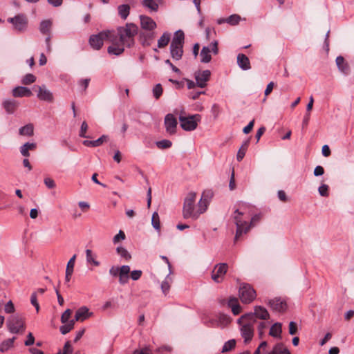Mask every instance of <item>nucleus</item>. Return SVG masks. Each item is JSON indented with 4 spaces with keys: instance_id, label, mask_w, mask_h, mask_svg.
Listing matches in <instances>:
<instances>
[{
    "instance_id": "393cba45",
    "label": "nucleus",
    "mask_w": 354,
    "mask_h": 354,
    "mask_svg": "<svg viewBox=\"0 0 354 354\" xmlns=\"http://www.w3.org/2000/svg\"><path fill=\"white\" fill-rule=\"evenodd\" d=\"M18 106V102L15 100L9 99L3 102V106L8 114L14 113Z\"/></svg>"
},
{
    "instance_id": "9b49d317",
    "label": "nucleus",
    "mask_w": 354,
    "mask_h": 354,
    "mask_svg": "<svg viewBox=\"0 0 354 354\" xmlns=\"http://www.w3.org/2000/svg\"><path fill=\"white\" fill-rule=\"evenodd\" d=\"M228 266L225 263L216 264L212 272V279L216 283H221L223 281L224 277L227 271Z\"/></svg>"
},
{
    "instance_id": "9d476101",
    "label": "nucleus",
    "mask_w": 354,
    "mask_h": 354,
    "mask_svg": "<svg viewBox=\"0 0 354 354\" xmlns=\"http://www.w3.org/2000/svg\"><path fill=\"white\" fill-rule=\"evenodd\" d=\"M239 296L243 303L250 304L255 299L256 292L250 285L244 283L239 288Z\"/></svg>"
},
{
    "instance_id": "412c9836",
    "label": "nucleus",
    "mask_w": 354,
    "mask_h": 354,
    "mask_svg": "<svg viewBox=\"0 0 354 354\" xmlns=\"http://www.w3.org/2000/svg\"><path fill=\"white\" fill-rule=\"evenodd\" d=\"M12 93L15 97H30L32 95L30 89L25 86H17L14 88Z\"/></svg>"
},
{
    "instance_id": "0eeeda50",
    "label": "nucleus",
    "mask_w": 354,
    "mask_h": 354,
    "mask_svg": "<svg viewBox=\"0 0 354 354\" xmlns=\"http://www.w3.org/2000/svg\"><path fill=\"white\" fill-rule=\"evenodd\" d=\"M201 116L199 114L189 115L187 117L180 115L179 121L181 128L187 131H194L197 128L198 122L201 121Z\"/></svg>"
},
{
    "instance_id": "bb28decb",
    "label": "nucleus",
    "mask_w": 354,
    "mask_h": 354,
    "mask_svg": "<svg viewBox=\"0 0 354 354\" xmlns=\"http://www.w3.org/2000/svg\"><path fill=\"white\" fill-rule=\"evenodd\" d=\"M282 325L279 322H277L274 324L269 331V335L275 338H281V333H282Z\"/></svg>"
},
{
    "instance_id": "2f4dec72",
    "label": "nucleus",
    "mask_w": 354,
    "mask_h": 354,
    "mask_svg": "<svg viewBox=\"0 0 354 354\" xmlns=\"http://www.w3.org/2000/svg\"><path fill=\"white\" fill-rule=\"evenodd\" d=\"M210 52H211V50H210L209 47H208V46L203 47V48L201 51V53H200L201 62L209 63L211 61L212 57L210 55Z\"/></svg>"
},
{
    "instance_id": "39448f33",
    "label": "nucleus",
    "mask_w": 354,
    "mask_h": 354,
    "mask_svg": "<svg viewBox=\"0 0 354 354\" xmlns=\"http://www.w3.org/2000/svg\"><path fill=\"white\" fill-rule=\"evenodd\" d=\"M243 215V212H240L239 209H236L232 215L236 226L234 241H237L243 234H247L250 230V225H248L247 221L242 219Z\"/></svg>"
},
{
    "instance_id": "6e6d98bb",
    "label": "nucleus",
    "mask_w": 354,
    "mask_h": 354,
    "mask_svg": "<svg viewBox=\"0 0 354 354\" xmlns=\"http://www.w3.org/2000/svg\"><path fill=\"white\" fill-rule=\"evenodd\" d=\"M30 302H31L32 305L35 307L37 313H38L39 311V303L37 301V293L36 292H33L31 295Z\"/></svg>"
},
{
    "instance_id": "0e129e2a",
    "label": "nucleus",
    "mask_w": 354,
    "mask_h": 354,
    "mask_svg": "<svg viewBox=\"0 0 354 354\" xmlns=\"http://www.w3.org/2000/svg\"><path fill=\"white\" fill-rule=\"evenodd\" d=\"M133 354H152V352L149 348L145 347L141 349L134 351Z\"/></svg>"
},
{
    "instance_id": "423d86ee",
    "label": "nucleus",
    "mask_w": 354,
    "mask_h": 354,
    "mask_svg": "<svg viewBox=\"0 0 354 354\" xmlns=\"http://www.w3.org/2000/svg\"><path fill=\"white\" fill-rule=\"evenodd\" d=\"M6 324L11 333H24L26 328L24 317L18 314L10 315L8 318Z\"/></svg>"
},
{
    "instance_id": "4468645a",
    "label": "nucleus",
    "mask_w": 354,
    "mask_h": 354,
    "mask_svg": "<svg viewBox=\"0 0 354 354\" xmlns=\"http://www.w3.org/2000/svg\"><path fill=\"white\" fill-rule=\"evenodd\" d=\"M178 122L176 118L171 113H168L165 118V127L167 133L174 135L176 132Z\"/></svg>"
},
{
    "instance_id": "c756f323",
    "label": "nucleus",
    "mask_w": 354,
    "mask_h": 354,
    "mask_svg": "<svg viewBox=\"0 0 354 354\" xmlns=\"http://www.w3.org/2000/svg\"><path fill=\"white\" fill-rule=\"evenodd\" d=\"M37 148L36 143L26 142L20 147V153L25 157H29V150H35Z\"/></svg>"
},
{
    "instance_id": "20e7f679",
    "label": "nucleus",
    "mask_w": 354,
    "mask_h": 354,
    "mask_svg": "<svg viewBox=\"0 0 354 354\" xmlns=\"http://www.w3.org/2000/svg\"><path fill=\"white\" fill-rule=\"evenodd\" d=\"M196 198V194L193 192L188 193L185 198L183 207V216L184 218L196 220L198 218V209H195Z\"/></svg>"
},
{
    "instance_id": "dca6fc26",
    "label": "nucleus",
    "mask_w": 354,
    "mask_h": 354,
    "mask_svg": "<svg viewBox=\"0 0 354 354\" xmlns=\"http://www.w3.org/2000/svg\"><path fill=\"white\" fill-rule=\"evenodd\" d=\"M139 18L142 30L153 31L156 28V23L151 17L147 15H140Z\"/></svg>"
},
{
    "instance_id": "79ce46f5",
    "label": "nucleus",
    "mask_w": 354,
    "mask_h": 354,
    "mask_svg": "<svg viewBox=\"0 0 354 354\" xmlns=\"http://www.w3.org/2000/svg\"><path fill=\"white\" fill-rule=\"evenodd\" d=\"M209 203L207 201H205L204 200H203L201 198L200 199L198 204V216L201 214H203L207 210Z\"/></svg>"
},
{
    "instance_id": "3c124183",
    "label": "nucleus",
    "mask_w": 354,
    "mask_h": 354,
    "mask_svg": "<svg viewBox=\"0 0 354 354\" xmlns=\"http://www.w3.org/2000/svg\"><path fill=\"white\" fill-rule=\"evenodd\" d=\"M318 192L322 196H328L329 195L328 186L326 184H322L319 187Z\"/></svg>"
},
{
    "instance_id": "864d4df0",
    "label": "nucleus",
    "mask_w": 354,
    "mask_h": 354,
    "mask_svg": "<svg viewBox=\"0 0 354 354\" xmlns=\"http://www.w3.org/2000/svg\"><path fill=\"white\" fill-rule=\"evenodd\" d=\"M75 258H76V255L75 254L70 259V260L68 261L67 266H66V272L68 271L69 272H72V273L73 272Z\"/></svg>"
},
{
    "instance_id": "ddd939ff",
    "label": "nucleus",
    "mask_w": 354,
    "mask_h": 354,
    "mask_svg": "<svg viewBox=\"0 0 354 354\" xmlns=\"http://www.w3.org/2000/svg\"><path fill=\"white\" fill-rule=\"evenodd\" d=\"M211 71L209 70H204L203 71H198L194 73V77L197 86L204 88L207 86V82L209 80Z\"/></svg>"
},
{
    "instance_id": "49530a36",
    "label": "nucleus",
    "mask_w": 354,
    "mask_h": 354,
    "mask_svg": "<svg viewBox=\"0 0 354 354\" xmlns=\"http://www.w3.org/2000/svg\"><path fill=\"white\" fill-rule=\"evenodd\" d=\"M153 97L158 100L162 95L163 89L162 85L160 84H157L153 88Z\"/></svg>"
},
{
    "instance_id": "72a5a7b5",
    "label": "nucleus",
    "mask_w": 354,
    "mask_h": 354,
    "mask_svg": "<svg viewBox=\"0 0 354 354\" xmlns=\"http://www.w3.org/2000/svg\"><path fill=\"white\" fill-rule=\"evenodd\" d=\"M15 339L16 337H13L12 338L3 341L0 344V351L1 353H4L8 351L10 348L13 347Z\"/></svg>"
},
{
    "instance_id": "7c9ffc66",
    "label": "nucleus",
    "mask_w": 354,
    "mask_h": 354,
    "mask_svg": "<svg viewBox=\"0 0 354 354\" xmlns=\"http://www.w3.org/2000/svg\"><path fill=\"white\" fill-rule=\"evenodd\" d=\"M141 4L150 12H157L158 10L159 6L155 0H142Z\"/></svg>"
},
{
    "instance_id": "f704fd0d",
    "label": "nucleus",
    "mask_w": 354,
    "mask_h": 354,
    "mask_svg": "<svg viewBox=\"0 0 354 354\" xmlns=\"http://www.w3.org/2000/svg\"><path fill=\"white\" fill-rule=\"evenodd\" d=\"M19 133L21 136H32L34 133V127L32 124H28L21 127Z\"/></svg>"
},
{
    "instance_id": "f03ea898",
    "label": "nucleus",
    "mask_w": 354,
    "mask_h": 354,
    "mask_svg": "<svg viewBox=\"0 0 354 354\" xmlns=\"http://www.w3.org/2000/svg\"><path fill=\"white\" fill-rule=\"evenodd\" d=\"M237 323L240 326V331L244 343L248 344L253 338L254 334V322L251 315H243L239 317Z\"/></svg>"
},
{
    "instance_id": "4c0bfd02",
    "label": "nucleus",
    "mask_w": 354,
    "mask_h": 354,
    "mask_svg": "<svg viewBox=\"0 0 354 354\" xmlns=\"http://www.w3.org/2000/svg\"><path fill=\"white\" fill-rule=\"evenodd\" d=\"M75 320L71 319L68 322L65 323L64 325L60 326V332L63 335H66L69 333L74 327Z\"/></svg>"
},
{
    "instance_id": "a878e982",
    "label": "nucleus",
    "mask_w": 354,
    "mask_h": 354,
    "mask_svg": "<svg viewBox=\"0 0 354 354\" xmlns=\"http://www.w3.org/2000/svg\"><path fill=\"white\" fill-rule=\"evenodd\" d=\"M53 26V21L50 19L43 20L40 22L39 30L43 35H50Z\"/></svg>"
},
{
    "instance_id": "1a4fd4ad",
    "label": "nucleus",
    "mask_w": 354,
    "mask_h": 354,
    "mask_svg": "<svg viewBox=\"0 0 354 354\" xmlns=\"http://www.w3.org/2000/svg\"><path fill=\"white\" fill-rule=\"evenodd\" d=\"M8 22L13 25L14 30L17 32H24L27 29L28 20L25 15L19 14L14 17L8 18Z\"/></svg>"
},
{
    "instance_id": "e2e57ef3",
    "label": "nucleus",
    "mask_w": 354,
    "mask_h": 354,
    "mask_svg": "<svg viewBox=\"0 0 354 354\" xmlns=\"http://www.w3.org/2000/svg\"><path fill=\"white\" fill-rule=\"evenodd\" d=\"M297 333V324L295 322H290L289 324V333L292 335Z\"/></svg>"
},
{
    "instance_id": "4d7b16f0",
    "label": "nucleus",
    "mask_w": 354,
    "mask_h": 354,
    "mask_svg": "<svg viewBox=\"0 0 354 354\" xmlns=\"http://www.w3.org/2000/svg\"><path fill=\"white\" fill-rule=\"evenodd\" d=\"M212 196L213 192L211 190H205L203 192L201 198L209 203Z\"/></svg>"
},
{
    "instance_id": "a18cd8bd",
    "label": "nucleus",
    "mask_w": 354,
    "mask_h": 354,
    "mask_svg": "<svg viewBox=\"0 0 354 354\" xmlns=\"http://www.w3.org/2000/svg\"><path fill=\"white\" fill-rule=\"evenodd\" d=\"M241 20V17L239 15L234 14L227 17V23L232 26L237 25Z\"/></svg>"
},
{
    "instance_id": "58836bf2",
    "label": "nucleus",
    "mask_w": 354,
    "mask_h": 354,
    "mask_svg": "<svg viewBox=\"0 0 354 354\" xmlns=\"http://www.w3.org/2000/svg\"><path fill=\"white\" fill-rule=\"evenodd\" d=\"M171 281V277H169V274L167 276L165 279L161 283V289L164 295H167L170 288V283Z\"/></svg>"
},
{
    "instance_id": "774afa93",
    "label": "nucleus",
    "mask_w": 354,
    "mask_h": 354,
    "mask_svg": "<svg viewBox=\"0 0 354 354\" xmlns=\"http://www.w3.org/2000/svg\"><path fill=\"white\" fill-rule=\"evenodd\" d=\"M315 176H319L324 174V169L322 166L318 165L317 166L313 172Z\"/></svg>"
},
{
    "instance_id": "473e14b6",
    "label": "nucleus",
    "mask_w": 354,
    "mask_h": 354,
    "mask_svg": "<svg viewBox=\"0 0 354 354\" xmlns=\"http://www.w3.org/2000/svg\"><path fill=\"white\" fill-rule=\"evenodd\" d=\"M171 34L168 32H165L162 35L158 40V47L162 48L167 46L170 41Z\"/></svg>"
},
{
    "instance_id": "338daca9",
    "label": "nucleus",
    "mask_w": 354,
    "mask_h": 354,
    "mask_svg": "<svg viewBox=\"0 0 354 354\" xmlns=\"http://www.w3.org/2000/svg\"><path fill=\"white\" fill-rule=\"evenodd\" d=\"M35 342V337L32 333H29L27 336V339L25 341L24 344L26 346H31Z\"/></svg>"
},
{
    "instance_id": "6ab92c4d",
    "label": "nucleus",
    "mask_w": 354,
    "mask_h": 354,
    "mask_svg": "<svg viewBox=\"0 0 354 354\" xmlns=\"http://www.w3.org/2000/svg\"><path fill=\"white\" fill-rule=\"evenodd\" d=\"M335 62L339 72L344 75H349L351 72L350 66L342 56H337L335 59Z\"/></svg>"
},
{
    "instance_id": "c85d7f7f",
    "label": "nucleus",
    "mask_w": 354,
    "mask_h": 354,
    "mask_svg": "<svg viewBox=\"0 0 354 354\" xmlns=\"http://www.w3.org/2000/svg\"><path fill=\"white\" fill-rule=\"evenodd\" d=\"M250 142V139H247L246 140H245L243 142L241 147L239 148V149L237 152V155H236V160L239 162L243 160V158H244L245 153L248 150V148L249 147Z\"/></svg>"
},
{
    "instance_id": "e433bc0d",
    "label": "nucleus",
    "mask_w": 354,
    "mask_h": 354,
    "mask_svg": "<svg viewBox=\"0 0 354 354\" xmlns=\"http://www.w3.org/2000/svg\"><path fill=\"white\" fill-rule=\"evenodd\" d=\"M118 14L122 19H126L130 12V6L128 4H122L118 6Z\"/></svg>"
},
{
    "instance_id": "f8f14e48",
    "label": "nucleus",
    "mask_w": 354,
    "mask_h": 354,
    "mask_svg": "<svg viewBox=\"0 0 354 354\" xmlns=\"http://www.w3.org/2000/svg\"><path fill=\"white\" fill-rule=\"evenodd\" d=\"M33 88L37 91V97L39 100L48 102H52L53 101V94L47 88L46 85H35Z\"/></svg>"
},
{
    "instance_id": "8fccbe9b",
    "label": "nucleus",
    "mask_w": 354,
    "mask_h": 354,
    "mask_svg": "<svg viewBox=\"0 0 354 354\" xmlns=\"http://www.w3.org/2000/svg\"><path fill=\"white\" fill-rule=\"evenodd\" d=\"M109 140V137L106 135H102L98 139L93 140L94 147H97L101 146L104 142H107Z\"/></svg>"
},
{
    "instance_id": "b1692460",
    "label": "nucleus",
    "mask_w": 354,
    "mask_h": 354,
    "mask_svg": "<svg viewBox=\"0 0 354 354\" xmlns=\"http://www.w3.org/2000/svg\"><path fill=\"white\" fill-rule=\"evenodd\" d=\"M237 64L243 71L249 70L251 68L248 57L242 53L237 55Z\"/></svg>"
},
{
    "instance_id": "aec40b11",
    "label": "nucleus",
    "mask_w": 354,
    "mask_h": 354,
    "mask_svg": "<svg viewBox=\"0 0 354 354\" xmlns=\"http://www.w3.org/2000/svg\"><path fill=\"white\" fill-rule=\"evenodd\" d=\"M93 315V313L89 312V310L86 306L80 308L75 313V322H83Z\"/></svg>"
},
{
    "instance_id": "ea45409f",
    "label": "nucleus",
    "mask_w": 354,
    "mask_h": 354,
    "mask_svg": "<svg viewBox=\"0 0 354 354\" xmlns=\"http://www.w3.org/2000/svg\"><path fill=\"white\" fill-rule=\"evenodd\" d=\"M36 81V77L31 73L26 74L21 80V83L24 85H29Z\"/></svg>"
},
{
    "instance_id": "a211bd4d",
    "label": "nucleus",
    "mask_w": 354,
    "mask_h": 354,
    "mask_svg": "<svg viewBox=\"0 0 354 354\" xmlns=\"http://www.w3.org/2000/svg\"><path fill=\"white\" fill-rule=\"evenodd\" d=\"M268 304L273 310L277 312H283L287 308L286 303L280 298L270 299Z\"/></svg>"
},
{
    "instance_id": "5701e85b",
    "label": "nucleus",
    "mask_w": 354,
    "mask_h": 354,
    "mask_svg": "<svg viewBox=\"0 0 354 354\" xmlns=\"http://www.w3.org/2000/svg\"><path fill=\"white\" fill-rule=\"evenodd\" d=\"M124 46H122L117 38L116 42L109 46L107 51L111 55H120L124 52Z\"/></svg>"
},
{
    "instance_id": "37998d69",
    "label": "nucleus",
    "mask_w": 354,
    "mask_h": 354,
    "mask_svg": "<svg viewBox=\"0 0 354 354\" xmlns=\"http://www.w3.org/2000/svg\"><path fill=\"white\" fill-rule=\"evenodd\" d=\"M236 346V341L235 339H230V340H228L227 342H226L223 348H222V352L223 353H225V352H228L230 351H231L232 349H233Z\"/></svg>"
},
{
    "instance_id": "c9c22d12",
    "label": "nucleus",
    "mask_w": 354,
    "mask_h": 354,
    "mask_svg": "<svg viewBox=\"0 0 354 354\" xmlns=\"http://www.w3.org/2000/svg\"><path fill=\"white\" fill-rule=\"evenodd\" d=\"M96 255L93 254L91 250H86V258L88 263H91L95 266H99L100 262L95 259Z\"/></svg>"
},
{
    "instance_id": "a19ab883",
    "label": "nucleus",
    "mask_w": 354,
    "mask_h": 354,
    "mask_svg": "<svg viewBox=\"0 0 354 354\" xmlns=\"http://www.w3.org/2000/svg\"><path fill=\"white\" fill-rule=\"evenodd\" d=\"M116 252L121 257L125 259L126 260H129L131 258V254L127 250V249L122 246L118 247L116 248Z\"/></svg>"
},
{
    "instance_id": "09e8293b",
    "label": "nucleus",
    "mask_w": 354,
    "mask_h": 354,
    "mask_svg": "<svg viewBox=\"0 0 354 354\" xmlns=\"http://www.w3.org/2000/svg\"><path fill=\"white\" fill-rule=\"evenodd\" d=\"M72 314V310L71 309H66L61 316V322L63 324L68 322L70 320L71 315Z\"/></svg>"
},
{
    "instance_id": "5fc2aeb1",
    "label": "nucleus",
    "mask_w": 354,
    "mask_h": 354,
    "mask_svg": "<svg viewBox=\"0 0 354 354\" xmlns=\"http://www.w3.org/2000/svg\"><path fill=\"white\" fill-rule=\"evenodd\" d=\"M87 129L88 124L86 121H84L81 124L79 136L82 138H88V136L86 135Z\"/></svg>"
},
{
    "instance_id": "2eb2a0df",
    "label": "nucleus",
    "mask_w": 354,
    "mask_h": 354,
    "mask_svg": "<svg viewBox=\"0 0 354 354\" xmlns=\"http://www.w3.org/2000/svg\"><path fill=\"white\" fill-rule=\"evenodd\" d=\"M245 315H252V319L254 323L257 318L262 320H267L270 318V314L268 310L261 306H255L254 313H246Z\"/></svg>"
},
{
    "instance_id": "f257e3e1",
    "label": "nucleus",
    "mask_w": 354,
    "mask_h": 354,
    "mask_svg": "<svg viewBox=\"0 0 354 354\" xmlns=\"http://www.w3.org/2000/svg\"><path fill=\"white\" fill-rule=\"evenodd\" d=\"M138 32V27L133 23H127L124 26H120L117 28L115 34L122 46L131 48L135 44L134 37Z\"/></svg>"
},
{
    "instance_id": "69168bd1",
    "label": "nucleus",
    "mask_w": 354,
    "mask_h": 354,
    "mask_svg": "<svg viewBox=\"0 0 354 354\" xmlns=\"http://www.w3.org/2000/svg\"><path fill=\"white\" fill-rule=\"evenodd\" d=\"M44 184L49 189H53L55 187V181L50 178H44Z\"/></svg>"
},
{
    "instance_id": "c03bdc74",
    "label": "nucleus",
    "mask_w": 354,
    "mask_h": 354,
    "mask_svg": "<svg viewBox=\"0 0 354 354\" xmlns=\"http://www.w3.org/2000/svg\"><path fill=\"white\" fill-rule=\"evenodd\" d=\"M151 224L153 227L156 230L160 231V223L158 214L157 212H153L151 218Z\"/></svg>"
},
{
    "instance_id": "7ed1b4c3",
    "label": "nucleus",
    "mask_w": 354,
    "mask_h": 354,
    "mask_svg": "<svg viewBox=\"0 0 354 354\" xmlns=\"http://www.w3.org/2000/svg\"><path fill=\"white\" fill-rule=\"evenodd\" d=\"M109 40L112 44L117 41V35L113 30H103L98 34L91 35L88 39V43L91 47L96 50L102 48L104 40Z\"/></svg>"
},
{
    "instance_id": "de8ad7c7",
    "label": "nucleus",
    "mask_w": 354,
    "mask_h": 354,
    "mask_svg": "<svg viewBox=\"0 0 354 354\" xmlns=\"http://www.w3.org/2000/svg\"><path fill=\"white\" fill-rule=\"evenodd\" d=\"M156 145L159 149H165L171 147L172 142L169 140H162L156 142Z\"/></svg>"
},
{
    "instance_id": "680f3d73",
    "label": "nucleus",
    "mask_w": 354,
    "mask_h": 354,
    "mask_svg": "<svg viewBox=\"0 0 354 354\" xmlns=\"http://www.w3.org/2000/svg\"><path fill=\"white\" fill-rule=\"evenodd\" d=\"M142 272L140 270H133L130 273V277L133 281L138 280L142 276Z\"/></svg>"
},
{
    "instance_id": "603ef678",
    "label": "nucleus",
    "mask_w": 354,
    "mask_h": 354,
    "mask_svg": "<svg viewBox=\"0 0 354 354\" xmlns=\"http://www.w3.org/2000/svg\"><path fill=\"white\" fill-rule=\"evenodd\" d=\"M126 238L125 234L122 230H120L119 232L113 237V242L114 244L119 243L121 241L124 240Z\"/></svg>"
},
{
    "instance_id": "f3484780",
    "label": "nucleus",
    "mask_w": 354,
    "mask_h": 354,
    "mask_svg": "<svg viewBox=\"0 0 354 354\" xmlns=\"http://www.w3.org/2000/svg\"><path fill=\"white\" fill-rule=\"evenodd\" d=\"M155 33L153 31H142L139 33V41L142 46H149L153 41Z\"/></svg>"
},
{
    "instance_id": "052dcab7",
    "label": "nucleus",
    "mask_w": 354,
    "mask_h": 354,
    "mask_svg": "<svg viewBox=\"0 0 354 354\" xmlns=\"http://www.w3.org/2000/svg\"><path fill=\"white\" fill-rule=\"evenodd\" d=\"M284 347L285 346L283 343H277L269 354H279Z\"/></svg>"
},
{
    "instance_id": "bf43d9fd",
    "label": "nucleus",
    "mask_w": 354,
    "mask_h": 354,
    "mask_svg": "<svg viewBox=\"0 0 354 354\" xmlns=\"http://www.w3.org/2000/svg\"><path fill=\"white\" fill-rule=\"evenodd\" d=\"M4 311L8 314L13 313L15 312V306L12 301H9L6 303L4 307Z\"/></svg>"
},
{
    "instance_id": "cd10ccee",
    "label": "nucleus",
    "mask_w": 354,
    "mask_h": 354,
    "mask_svg": "<svg viewBox=\"0 0 354 354\" xmlns=\"http://www.w3.org/2000/svg\"><path fill=\"white\" fill-rule=\"evenodd\" d=\"M185 34L183 30H177L171 40V44L173 45H184Z\"/></svg>"
},
{
    "instance_id": "4be33fe9",
    "label": "nucleus",
    "mask_w": 354,
    "mask_h": 354,
    "mask_svg": "<svg viewBox=\"0 0 354 354\" xmlns=\"http://www.w3.org/2000/svg\"><path fill=\"white\" fill-rule=\"evenodd\" d=\"M170 54L174 60H180L183 55V46L170 44Z\"/></svg>"
},
{
    "instance_id": "13d9d810",
    "label": "nucleus",
    "mask_w": 354,
    "mask_h": 354,
    "mask_svg": "<svg viewBox=\"0 0 354 354\" xmlns=\"http://www.w3.org/2000/svg\"><path fill=\"white\" fill-rule=\"evenodd\" d=\"M266 327H267V324L266 322H261L259 323L258 326H257V330H258L259 335L260 338L263 337V335L264 334V330H265V328H266Z\"/></svg>"
},
{
    "instance_id": "6e6552de",
    "label": "nucleus",
    "mask_w": 354,
    "mask_h": 354,
    "mask_svg": "<svg viewBox=\"0 0 354 354\" xmlns=\"http://www.w3.org/2000/svg\"><path fill=\"white\" fill-rule=\"evenodd\" d=\"M130 267L127 265L121 267L112 266L109 269V274L113 277H119V283L122 285L127 283L129 281Z\"/></svg>"
}]
</instances>
